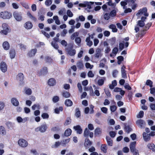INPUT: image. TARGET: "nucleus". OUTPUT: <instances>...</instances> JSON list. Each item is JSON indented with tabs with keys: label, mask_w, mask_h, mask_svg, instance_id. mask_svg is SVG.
<instances>
[{
	"label": "nucleus",
	"mask_w": 155,
	"mask_h": 155,
	"mask_svg": "<svg viewBox=\"0 0 155 155\" xmlns=\"http://www.w3.org/2000/svg\"><path fill=\"white\" fill-rule=\"evenodd\" d=\"M137 19L141 17H146L147 18L149 15V14L147 12V9L146 7L140 9L138 10L136 14Z\"/></svg>",
	"instance_id": "obj_1"
},
{
	"label": "nucleus",
	"mask_w": 155,
	"mask_h": 155,
	"mask_svg": "<svg viewBox=\"0 0 155 155\" xmlns=\"http://www.w3.org/2000/svg\"><path fill=\"white\" fill-rule=\"evenodd\" d=\"M2 29L0 33L1 34L6 35L11 31V29L8 27V25L6 23H3L2 25Z\"/></svg>",
	"instance_id": "obj_2"
},
{
	"label": "nucleus",
	"mask_w": 155,
	"mask_h": 155,
	"mask_svg": "<svg viewBox=\"0 0 155 155\" xmlns=\"http://www.w3.org/2000/svg\"><path fill=\"white\" fill-rule=\"evenodd\" d=\"M93 3V2H85L83 3L79 4V6L80 7L85 8L88 12H89L91 8V6Z\"/></svg>",
	"instance_id": "obj_3"
},
{
	"label": "nucleus",
	"mask_w": 155,
	"mask_h": 155,
	"mask_svg": "<svg viewBox=\"0 0 155 155\" xmlns=\"http://www.w3.org/2000/svg\"><path fill=\"white\" fill-rule=\"evenodd\" d=\"M11 13L8 12H2L0 13V17L4 19H8L12 17Z\"/></svg>",
	"instance_id": "obj_4"
},
{
	"label": "nucleus",
	"mask_w": 155,
	"mask_h": 155,
	"mask_svg": "<svg viewBox=\"0 0 155 155\" xmlns=\"http://www.w3.org/2000/svg\"><path fill=\"white\" fill-rule=\"evenodd\" d=\"M67 53L71 56H74L76 54V50L73 46L68 47L65 48Z\"/></svg>",
	"instance_id": "obj_5"
},
{
	"label": "nucleus",
	"mask_w": 155,
	"mask_h": 155,
	"mask_svg": "<svg viewBox=\"0 0 155 155\" xmlns=\"http://www.w3.org/2000/svg\"><path fill=\"white\" fill-rule=\"evenodd\" d=\"M48 72V68L46 67H44L41 68L38 72L39 76H44Z\"/></svg>",
	"instance_id": "obj_6"
},
{
	"label": "nucleus",
	"mask_w": 155,
	"mask_h": 155,
	"mask_svg": "<svg viewBox=\"0 0 155 155\" xmlns=\"http://www.w3.org/2000/svg\"><path fill=\"white\" fill-rule=\"evenodd\" d=\"M18 145L22 147H25L28 145V142L23 139H20L18 141Z\"/></svg>",
	"instance_id": "obj_7"
},
{
	"label": "nucleus",
	"mask_w": 155,
	"mask_h": 155,
	"mask_svg": "<svg viewBox=\"0 0 155 155\" xmlns=\"http://www.w3.org/2000/svg\"><path fill=\"white\" fill-rule=\"evenodd\" d=\"M13 16L17 21H20L22 20V14L21 13L15 12L13 13Z\"/></svg>",
	"instance_id": "obj_8"
},
{
	"label": "nucleus",
	"mask_w": 155,
	"mask_h": 155,
	"mask_svg": "<svg viewBox=\"0 0 155 155\" xmlns=\"http://www.w3.org/2000/svg\"><path fill=\"white\" fill-rule=\"evenodd\" d=\"M47 128V125L46 124H44L35 128V131L36 132L39 131L41 132H44L46 131Z\"/></svg>",
	"instance_id": "obj_9"
},
{
	"label": "nucleus",
	"mask_w": 155,
	"mask_h": 155,
	"mask_svg": "<svg viewBox=\"0 0 155 155\" xmlns=\"http://www.w3.org/2000/svg\"><path fill=\"white\" fill-rule=\"evenodd\" d=\"M147 18L146 17L142 16L141 18V20L137 21V25L140 27H143L145 25L144 22Z\"/></svg>",
	"instance_id": "obj_10"
},
{
	"label": "nucleus",
	"mask_w": 155,
	"mask_h": 155,
	"mask_svg": "<svg viewBox=\"0 0 155 155\" xmlns=\"http://www.w3.org/2000/svg\"><path fill=\"white\" fill-rule=\"evenodd\" d=\"M0 69L3 72H5L7 71V66L5 63L2 62L0 64Z\"/></svg>",
	"instance_id": "obj_11"
},
{
	"label": "nucleus",
	"mask_w": 155,
	"mask_h": 155,
	"mask_svg": "<svg viewBox=\"0 0 155 155\" xmlns=\"http://www.w3.org/2000/svg\"><path fill=\"white\" fill-rule=\"evenodd\" d=\"M58 38H55L54 39V41H52L51 43L52 46L56 49H57L59 47L58 44L56 43L58 41Z\"/></svg>",
	"instance_id": "obj_12"
},
{
	"label": "nucleus",
	"mask_w": 155,
	"mask_h": 155,
	"mask_svg": "<svg viewBox=\"0 0 155 155\" xmlns=\"http://www.w3.org/2000/svg\"><path fill=\"white\" fill-rule=\"evenodd\" d=\"M136 124L139 127L141 128H143L145 124L144 121L142 120H138L136 121Z\"/></svg>",
	"instance_id": "obj_13"
},
{
	"label": "nucleus",
	"mask_w": 155,
	"mask_h": 155,
	"mask_svg": "<svg viewBox=\"0 0 155 155\" xmlns=\"http://www.w3.org/2000/svg\"><path fill=\"white\" fill-rule=\"evenodd\" d=\"M114 91L115 92H120L122 96H123L125 93V91H124L122 90L121 88L118 87L115 88L114 90Z\"/></svg>",
	"instance_id": "obj_14"
},
{
	"label": "nucleus",
	"mask_w": 155,
	"mask_h": 155,
	"mask_svg": "<svg viewBox=\"0 0 155 155\" xmlns=\"http://www.w3.org/2000/svg\"><path fill=\"white\" fill-rule=\"evenodd\" d=\"M33 27L32 23L30 21L26 22L24 24V27L27 29H30Z\"/></svg>",
	"instance_id": "obj_15"
},
{
	"label": "nucleus",
	"mask_w": 155,
	"mask_h": 155,
	"mask_svg": "<svg viewBox=\"0 0 155 155\" xmlns=\"http://www.w3.org/2000/svg\"><path fill=\"white\" fill-rule=\"evenodd\" d=\"M11 102L12 104L15 106H18L19 105V102L16 98H12L11 99Z\"/></svg>",
	"instance_id": "obj_16"
},
{
	"label": "nucleus",
	"mask_w": 155,
	"mask_h": 155,
	"mask_svg": "<svg viewBox=\"0 0 155 155\" xmlns=\"http://www.w3.org/2000/svg\"><path fill=\"white\" fill-rule=\"evenodd\" d=\"M74 129L76 131L78 134H81L82 132V129L80 125H77L74 127Z\"/></svg>",
	"instance_id": "obj_17"
},
{
	"label": "nucleus",
	"mask_w": 155,
	"mask_h": 155,
	"mask_svg": "<svg viewBox=\"0 0 155 155\" xmlns=\"http://www.w3.org/2000/svg\"><path fill=\"white\" fill-rule=\"evenodd\" d=\"M143 136L144 140L146 142L149 141L150 139V137L149 134H147L145 132H143Z\"/></svg>",
	"instance_id": "obj_18"
},
{
	"label": "nucleus",
	"mask_w": 155,
	"mask_h": 155,
	"mask_svg": "<svg viewBox=\"0 0 155 155\" xmlns=\"http://www.w3.org/2000/svg\"><path fill=\"white\" fill-rule=\"evenodd\" d=\"M102 55L101 53V50L99 48L96 49V53L95 54V57L97 58L101 57Z\"/></svg>",
	"instance_id": "obj_19"
},
{
	"label": "nucleus",
	"mask_w": 155,
	"mask_h": 155,
	"mask_svg": "<svg viewBox=\"0 0 155 155\" xmlns=\"http://www.w3.org/2000/svg\"><path fill=\"white\" fill-rule=\"evenodd\" d=\"M91 144L92 143L89 140V139H88V138H86L84 143V145L85 147L86 148H88L91 145Z\"/></svg>",
	"instance_id": "obj_20"
},
{
	"label": "nucleus",
	"mask_w": 155,
	"mask_h": 155,
	"mask_svg": "<svg viewBox=\"0 0 155 155\" xmlns=\"http://www.w3.org/2000/svg\"><path fill=\"white\" fill-rule=\"evenodd\" d=\"M125 67L124 66H123L121 68V72L122 77L123 78H127L126 71L125 70Z\"/></svg>",
	"instance_id": "obj_21"
},
{
	"label": "nucleus",
	"mask_w": 155,
	"mask_h": 155,
	"mask_svg": "<svg viewBox=\"0 0 155 155\" xmlns=\"http://www.w3.org/2000/svg\"><path fill=\"white\" fill-rule=\"evenodd\" d=\"M37 51V49L36 48L31 49L28 53V55L30 57L33 56L35 55Z\"/></svg>",
	"instance_id": "obj_22"
},
{
	"label": "nucleus",
	"mask_w": 155,
	"mask_h": 155,
	"mask_svg": "<svg viewBox=\"0 0 155 155\" xmlns=\"http://www.w3.org/2000/svg\"><path fill=\"white\" fill-rule=\"evenodd\" d=\"M118 51V48L117 47H115L113 48L112 51V54H110V56L111 57H114L117 54Z\"/></svg>",
	"instance_id": "obj_23"
},
{
	"label": "nucleus",
	"mask_w": 155,
	"mask_h": 155,
	"mask_svg": "<svg viewBox=\"0 0 155 155\" xmlns=\"http://www.w3.org/2000/svg\"><path fill=\"white\" fill-rule=\"evenodd\" d=\"M3 47L5 50H8L10 48V45L8 42L4 41L2 44Z\"/></svg>",
	"instance_id": "obj_24"
},
{
	"label": "nucleus",
	"mask_w": 155,
	"mask_h": 155,
	"mask_svg": "<svg viewBox=\"0 0 155 155\" xmlns=\"http://www.w3.org/2000/svg\"><path fill=\"white\" fill-rule=\"evenodd\" d=\"M48 84L49 85L53 86L56 84V81L54 78H50L48 81Z\"/></svg>",
	"instance_id": "obj_25"
},
{
	"label": "nucleus",
	"mask_w": 155,
	"mask_h": 155,
	"mask_svg": "<svg viewBox=\"0 0 155 155\" xmlns=\"http://www.w3.org/2000/svg\"><path fill=\"white\" fill-rule=\"evenodd\" d=\"M136 144V141L131 142L130 143V151H134V150H136L135 146Z\"/></svg>",
	"instance_id": "obj_26"
},
{
	"label": "nucleus",
	"mask_w": 155,
	"mask_h": 155,
	"mask_svg": "<svg viewBox=\"0 0 155 155\" xmlns=\"http://www.w3.org/2000/svg\"><path fill=\"white\" fill-rule=\"evenodd\" d=\"M109 28L112 30V31L113 32H116L117 31V29L116 28L115 25L114 24H111L109 26Z\"/></svg>",
	"instance_id": "obj_27"
},
{
	"label": "nucleus",
	"mask_w": 155,
	"mask_h": 155,
	"mask_svg": "<svg viewBox=\"0 0 155 155\" xmlns=\"http://www.w3.org/2000/svg\"><path fill=\"white\" fill-rule=\"evenodd\" d=\"M24 78L23 74L22 73H19L17 75L16 79L17 80L21 81L23 80Z\"/></svg>",
	"instance_id": "obj_28"
},
{
	"label": "nucleus",
	"mask_w": 155,
	"mask_h": 155,
	"mask_svg": "<svg viewBox=\"0 0 155 155\" xmlns=\"http://www.w3.org/2000/svg\"><path fill=\"white\" fill-rule=\"evenodd\" d=\"M17 120L18 123H25L27 120V118L25 117L23 119H22L20 117H18L17 118Z\"/></svg>",
	"instance_id": "obj_29"
},
{
	"label": "nucleus",
	"mask_w": 155,
	"mask_h": 155,
	"mask_svg": "<svg viewBox=\"0 0 155 155\" xmlns=\"http://www.w3.org/2000/svg\"><path fill=\"white\" fill-rule=\"evenodd\" d=\"M117 85V82L116 80L112 81V83L109 85V87L111 89L114 88V87Z\"/></svg>",
	"instance_id": "obj_30"
},
{
	"label": "nucleus",
	"mask_w": 155,
	"mask_h": 155,
	"mask_svg": "<svg viewBox=\"0 0 155 155\" xmlns=\"http://www.w3.org/2000/svg\"><path fill=\"white\" fill-rule=\"evenodd\" d=\"M148 148L152 150L153 151H155V145L153 143H149L147 145Z\"/></svg>",
	"instance_id": "obj_31"
},
{
	"label": "nucleus",
	"mask_w": 155,
	"mask_h": 155,
	"mask_svg": "<svg viewBox=\"0 0 155 155\" xmlns=\"http://www.w3.org/2000/svg\"><path fill=\"white\" fill-rule=\"evenodd\" d=\"M10 57L11 59L14 58L15 56V51L14 49L11 50L9 52Z\"/></svg>",
	"instance_id": "obj_32"
},
{
	"label": "nucleus",
	"mask_w": 155,
	"mask_h": 155,
	"mask_svg": "<svg viewBox=\"0 0 155 155\" xmlns=\"http://www.w3.org/2000/svg\"><path fill=\"white\" fill-rule=\"evenodd\" d=\"M27 15L28 17L31 20L35 21H36V18L32 15L30 12H28L27 13Z\"/></svg>",
	"instance_id": "obj_33"
},
{
	"label": "nucleus",
	"mask_w": 155,
	"mask_h": 155,
	"mask_svg": "<svg viewBox=\"0 0 155 155\" xmlns=\"http://www.w3.org/2000/svg\"><path fill=\"white\" fill-rule=\"evenodd\" d=\"M101 130L99 127L97 128L94 130V134L96 136H98L101 134Z\"/></svg>",
	"instance_id": "obj_34"
},
{
	"label": "nucleus",
	"mask_w": 155,
	"mask_h": 155,
	"mask_svg": "<svg viewBox=\"0 0 155 155\" xmlns=\"http://www.w3.org/2000/svg\"><path fill=\"white\" fill-rule=\"evenodd\" d=\"M86 42H87V45L89 47H91L93 45V42L91 41L90 37H87L86 39Z\"/></svg>",
	"instance_id": "obj_35"
},
{
	"label": "nucleus",
	"mask_w": 155,
	"mask_h": 155,
	"mask_svg": "<svg viewBox=\"0 0 155 155\" xmlns=\"http://www.w3.org/2000/svg\"><path fill=\"white\" fill-rule=\"evenodd\" d=\"M106 140L107 143L109 146H112L113 145V141L111 138L109 137H106Z\"/></svg>",
	"instance_id": "obj_36"
},
{
	"label": "nucleus",
	"mask_w": 155,
	"mask_h": 155,
	"mask_svg": "<svg viewBox=\"0 0 155 155\" xmlns=\"http://www.w3.org/2000/svg\"><path fill=\"white\" fill-rule=\"evenodd\" d=\"M65 104L67 106H71L73 104L72 102L70 99H67L65 101Z\"/></svg>",
	"instance_id": "obj_37"
},
{
	"label": "nucleus",
	"mask_w": 155,
	"mask_h": 155,
	"mask_svg": "<svg viewBox=\"0 0 155 155\" xmlns=\"http://www.w3.org/2000/svg\"><path fill=\"white\" fill-rule=\"evenodd\" d=\"M0 133L3 135L6 134V131L4 127L1 126L0 127Z\"/></svg>",
	"instance_id": "obj_38"
},
{
	"label": "nucleus",
	"mask_w": 155,
	"mask_h": 155,
	"mask_svg": "<svg viewBox=\"0 0 155 155\" xmlns=\"http://www.w3.org/2000/svg\"><path fill=\"white\" fill-rule=\"evenodd\" d=\"M72 132L70 129H68L65 131L64 135L66 136H69L71 135Z\"/></svg>",
	"instance_id": "obj_39"
},
{
	"label": "nucleus",
	"mask_w": 155,
	"mask_h": 155,
	"mask_svg": "<svg viewBox=\"0 0 155 155\" xmlns=\"http://www.w3.org/2000/svg\"><path fill=\"white\" fill-rule=\"evenodd\" d=\"M107 146L106 145L104 144H102L101 146V150L104 153L107 152Z\"/></svg>",
	"instance_id": "obj_40"
},
{
	"label": "nucleus",
	"mask_w": 155,
	"mask_h": 155,
	"mask_svg": "<svg viewBox=\"0 0 155 155\" xmlns=\"http://www.w3.org/2000/svg\"><path fill=\"white\" fill-rule=\"evenodd\" d=\"M70 140V138L64 140L61 142V145L63 146H65L66 144L68 143Z\"/></svg>",
	"instance_id": "obj_41"
},
{
	"label": "nucleus",
	"mask_w": 155,
	"mask_h": 155,
	"mask_svg": "<svg viewBox=\"0 0 155 155\" xmlns=\"http://www.w3.org/2000/svg\"><path fill=\"white\" fill-rule=\"evenodd\" d=\"M61 144V142L59 141H57L55 142L54 144L52 145L51 147L53 148H57Z\"/></svg>",
	"instance_id": "obj_42"
},
{
	"label": "nucleus",
	"mask_w": 155,
	"mask_h": 155,
	"mask_svg": "<svg viewBox=\"0 0 155 155\" xmlns=\"http://www.w3.org/2000/svg\"><path fill=\"white\" fill-rule=\"evenodd\" d=\"M63 108L62 107H57L54 109V112L55 113L58 114L60 111H62Z\"/></svg>",
	"instance_id": "obj_43"
},
{
	"label": "nucleus",
	"mask_w": 155,
	"mask_h": 155,
	"mask_svg": "<svg viewBox=\"0 0 155 155\" xmlns=\"http://www.w3.org/2000/svg\"><path fill=\"white\" fill-rule=\"evenodd\" d=\"M107 4L108 5L110 6L113 8H114L116 6V3H113L112 1H108L107 3Z\"/></svg>",
	"instance_id": "obj_44"
},
{
	"label": "nucleus",
	"mask_w": 155,
	"mask_h": 155,
	"mask_svg": "<svg viewBox=\"0 0 155 155\" xmlns=\"http://www.w3.org/2000/svg\"><path fill=\"white\" fill-rule=\"evenodd\" d=\"M62 96L64 97L68 98L70 96V94L67 91H64L62 93Z\"/></svg>",
	"instance_id": "obj_45"
},
{
	"label": "nucleus",
	"mask_w": 155,
	"mask_h": 155,
	"mask_svg": "<svg viewBox=\"0 0 155 155\" xmlns=\"http://www.w3.org/2000/svg\"><path fill=\"white\" fill-rule=\"evenodd\" d=\"M79 20L81 21H84L85 20V18L82 15L80 16L78 18H76L77 21H78Z\"/></svg>",
	"instance_id": "obj_46"
},
{
	"label": "nucleus",
	"mask_w": 155,
	"mask_h": 155,
	"mask_svg": "<svg viewBox=\"0 0 155 155\" xmlns=\"http://www.w3.org/2000/svg\"><path fill=\"white\" fill-rule=\"evenodd\" d=\"M6 124L8 129H12L14 127L13 124L10 122H7Z\"/></svg>",
	"instance_id": "obj_47"
},
{
	"label": "nucleus",
	"mask_w": 155,
	"mask_h": 155,
	"mask_svg": "<svg viewBox=\"0 0 155 155\" xmlns=\"http://www.w3.org/2000/svg\"><path fill=\"white\" fill-rule=\"evenodd\" d=\"M77 65L78 68L80 69H82L84 66L82 62L81 61L78 62Z\"/></svg>",
	"instance_id": "obj_48"
},
{
	"label": "nucleus",
	"mask_w": 155,
	"mask_h": 155,
	"mask_svg": "<svg viewBox=\"0 0 155 155\" xmlns=\"http://www.w3.org/2000/svg\"><path fill=\"white\" fill-rule=\"evenodd\" d=\"M25 93L28 95H30L32 93V91L30 88H26L25 89Z\"/></svg>",
	"instance_id": "obj_49"
},
{
	"label": "nucleus",
	"mask_w": 155,
	"mask_h": 155,
	"mask_svg": "<svg viewBox=\"0 0 155 155\" xmlns=\"http://www.w3.org/2000/svg\"><path fill=\"white\" fill-rule=\"evenodd\" d=\"M75 115L77 117H79L81 116V112L78 108L76 109Z\"/></svg>",
	"instance_id": "obj_50"
},
{
	"label": "nucleus",
	"mask_w": 155,
	"mask_h": 155,
	"mask_svg": "<svg viewBox=\"0 0 155 155\" xmlns=\"http://www.w3.org/2000/svg\"><path fill=\"white\" fill-rule=\"evenodd\" d=\"M153 82L150 80H148L146 81V84L147 85L149 86L150 87H153Z\"/></svg>",
	"instance_id": "obj_51"
},
{
	"label": "nucleus",
	"mask_w": 155,
	"mask_h": 155,
	"mask_svg": "<svg viewBox=\"0 0 155 155\" xmlns=\"http://www.w3.org/2000/svg\"><path fill=\"white\" fill-rule=\"evenodd\" d=\"M90 131L87 128H86L84 132V137H88L89 136V134Z\"/></svg>",
	"instance_id": "obj_52"
},
{
	"label": "nucleus",
	"mask_w": 155,
	"mask_h": 155,
	"mask_svg": "<svg viewBox=\"0 0 155 155\" xmlns=\"http://www.w3.org/2000/svg\"><path fill=\"white\" fill-rule=\"evenodd\" d=\"M117 107L115 105L111 106L110 107V109L111 112H115L117 109Z\"/></svg>",
	"instance_id": "obj_53"
},
{
	"label": "nucleus",
	"mask_w": 155,
	"mask_h": 155,
	"mask_svg": "<svg viewBox=\"0 0 155 155\" xmlns=\"http://www.w3.org/2000/svg\"><path fill=\"white\" fill-rule=\"evenodd\" d=\"M32 109L33 110L40 109V105L38 104H35L33 105L31 107Z\"/></svg>",
	"instance_id": "obj_54"
},
{
	"label": "nucleus",
	"mask_w": 155,
	"mask_h": 155,
	"mask_svg": "<svg viewBox=\"0 0 155 155\" xmlns=\"http://www.w3.org/2000/svg\"><path fill=\"white\" fill-rule=\"evenodd\" d=\"M105 79L104 78H103V79H100L98 81V84L99 85H102L104 83V80Z\"/></svg>",
	"instance_id": "obj_55"
},
{
	"label": "nucleus",
	"mask_w": 155,
	"mask_h": 155,
	"mask_svg": "<svg viewBox=\"0 0 155 155\" xmlns=\"http://www.w3.org/2000/svg\"><path fill=\"white\" fill-rule=\"evenodd\" d=\"M111 49L109 46L105 47L104 52L105 54H108L110 51Z\"/></svg>",
	"instance_id": "obj_56"
},
{
	"label": "nucleus",
	"mask_w": 155,
	"mask_h": 155,
	"mask_svg": "<svg viewBox=\"0 0 155 155\" xmlns=\"http://www.w3.org/2000/svg\"><path fill=\"white\" fill-rule=\"evenodd\" d=\"M144 112L143 111H140L139 113L137 115V117L138 118H141L143 116Z\"/></svg>",
	"instance_id": "obj_57"
},
{
	"label": "nucleus",
	"mask_w": 155,
	"mask_h": 155,
	"mask_svg": "<svg viewBox=\"0 0 155 155\" xmlns=\"http://www.w3.org/2000/svg\"><path fill=\"white\" fill-rule=\"evenodd\" d=\"M116 41L115 38L114 37L110 39V44L111 45H113L115 44Z\"/></svg>",
	"instance_id": "obj_58"
},
{
	"label": "nucleus",
	"mask_w": 155,
	"mask_h": 155,
	"mask_svg": "<svg viewBox=\"0 0 155 155\" xmlns=\"http://www.w3.org/2000/svg\"><path fill=\"white\" fill-rule=\"evenodd\" d=\"M65 12V9L64 8H63L61 9L58 12V14L60 15H62L64 14Z\"/></svg>",
	"instance_id": "obj_59"
},
{
	"label": "nucleus",
	"mask_w": 155,
	"mask_h": 155,
	"mask_svg": "<svg viewBox=\"0 0 155 155\" xmlns=\"http://www.w3.org/2000/svg\"><path fill=\"white\" fill-rule=\"evenodd\" d=\"M71 119L70 118H68L66 119V121L64 124L65 126L68 125L71 123Z\"/></svg>",
	"instance_id": "obj_60"
},
{
	"label": "nucleus",
	"mask_w": 155,
	"mask_h": 155,
	"mask_svg": "<svg viewBox=\"0 0 155 155\" xmlns=\"http://www.w3.org/2000/svg\"><path fill=\"white\" fill-rule=\"evenodd\" d=\"M5 106L4 103L2 101H0V111L3 110Z\"/></svg>",
	"instance_id": "obj_61"
},
{
	"label": "nucleus",
	"mask_w": 155,
	"mask_h": 155,
	"mask_svg": "<svg viewBox=\"0 0 155 155\" xmlns=\"http://www.w3.org/2000/svg\"><path fill=\"white\" fill-rule=\"evenodd\" d=\"M67 15L69 17H72L73 15L72 12L70 10H68L67 12Z\"/></svg>",
	"instance_id": "obj_62"
},
{
	"label": "nucleus",
	"mask_w": 155,
	"mask_h": 155,
	"mask_svg": "<svg viewBox=\"0 0 155 155\" xmlns=\"http://www.w3.org/2000/svg\"><path fill=\"white\" fill-rule=\"evenodd\" d=\"M110 15L112 17H114L116 15V11L115 10H113L110 12Z\"/></svg>",
	"instance_id": "obj_63"
},
{
	"label": "nucleus",
	"mask_w": 155,
	"mask_h": 155,
	"mask_svg": "<svg viewBox=\"0 0 155 155\" xmlns=\"http://www.w3.org/2000/svg\"><path fill=\"white\" fill-rule=\"evenodd\" d=\"M110 14L106 13L104 15V18L106 20H108L110 18Z\"/></svg>",
	"instance_id": "obj_64"
}]
</instances>
